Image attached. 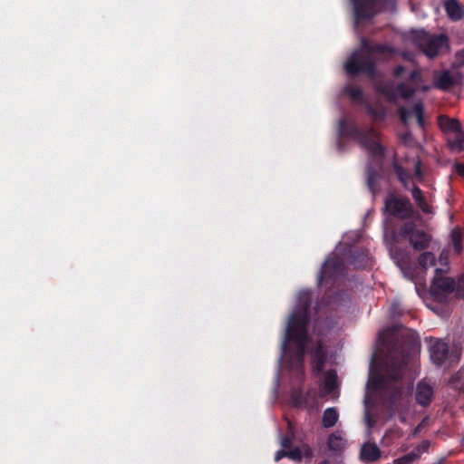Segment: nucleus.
<instances>
[{
  "label": "nucleus",
  "mask_w": 464,
  "mask_h": 464,
  "mask_svg": "<svg viewBox=\"0 0 464 464\" xmlns=\"http://www.w3.org/2000/svg\"><path fill=\"white\" fill-rule=\"evenodd\" d=\"M383 343L387 355L381 370L371 369L367 389L381 392L383 401L392 411H397L408 402L409 391L403 382L407 365L420 348L419 337L412 332L395 334L393 332Z\"/></svg>",
  "instance_id": "f257e3e1"
},
{
  "label": "nucleus",
  "mask_w": 464,
  "mask_h": 464,
  "mask_svg": "<svg viewBox=\"0 0 464 464\" xmlns=\"http://www.w3.org/2000/svg\"><path fill=\"white\" fill-rule=\"evenodd\" d=\"M311 304V292L307 290L301 291L298 295L296 307L289 317L285 337L282 343L284 352L286 349L287 342L291 341L295 344L294 358L300 364L304 362L308 351V343L311 341L308 334Z\"/></svg>",
  "instance_id": "f03ea898"
},
{
  "label": "nucleus",
  "mask_w": 464,
  "mask_h": 464,
  "mask_svg": "<svg viewBox=\"0 0 464 464\" xmlns=\"http://www.w3.org/2000/svg\"><path fill=\"white\" fill-rule=\"evenodd\" d=\"M362 48L366 51V54L355 51L347 59L344 63V69L347 74L357 76L359 74H366L370 79H375L376 63L372 58L373 53L393 54L396 53L394 47L384 44H369L366 40L362 43Z\"/></svg>",
  "instance_id": "7ed1b4c3"
},
{
  "label": "nucleus",
  "mask_w": 464,
  "mask_h": 464,
  "mask_svg": "<svg viewBox=\"0 0 464 464\" xmlns=\"http://www.w3.org/2000/svg\"><path fill=\"white\" fill-rule=\"evenodd\" d=\"M339 135L359 141L360 145L369 151L373 162L383 160L385 148L378 141V132L372 127L362 129L354 121L342 118L339 120Z\"/></svg>",
  "instance_id": "20e7f679"
},
{
  "label": "nucleus",
  "mask_w": 464,
  "mask_h": 464,
  "mask_svg": "<svg viewBox=\"0 0 464 464\" xmlns=\"http://www.w3.org/2000/svg\"><path fill=\"white\" fill-rule=\"evenodd\" d=\"M355 25L384 11H394L397 0H350Z\"/></svg>",
  "instance_id": "39448f33"
},
{
  "label": "nucleus",
  "mask_w": 464,
  "mask_h": 464,
  "mask_svg": "<svg viewBox=\"0 0 464 464\" xmlns=\"http://www.w3.org/2000/svg\"><path fill=\"white\" fill-rule=\"evenodd\" d=\"M373 87L377 93L384 96L390 102H395L399 97L409 100L418 92V88L409 81L401 82L397 86H394V82L392 80L378 82Z\"/></svg>",
  "instance_id": "423d86ee"
},
{
  "label": "nucleus",
  "mask_w": 464,
  "mask_h": 464,
  "mask_svg": "<svg viewBox=\"0 0 464 464\" xmlns=\"http://www.w3.org/2000/svg\"><path fill=\"white\" fill-rule=\"evenodd\" d=\"M398 237L407 239L414 250L422 251L430 246L431 236L413 221L404 222L398 229Z\"/></svg>",
  "instance_id": "0eeeda50"
},
{
  "label": "nucleus",
  "mask_w": 464,
  "mask_h": 464,
  "mask_svg": "<svg viewBox=\"0 0 464 464\" xmlns=\"http://www.w3.org/2000/svg\"><path fill=\"white\" fill-rule=\"evenodd\" d=\"M413 40L422 53L430 58L437 56L440 50L448 43L447 35L442 34L430 35L425 31L417 32Z\"/></svg>",
  "instance_id": "6e6552de"
},
{
  "label": "nucleus",
  "mask_w": 464,
  "mask_h": 464,
  "mask_svg": "<svg viewBox=\"0 0 464 464\" xmlns=\"http://www.w3.org/2000/svg\"><path fill=\"white\" fill-rule=\"evenodd\" d=\"M344 264L338 256L328 257L324 261L318 276V285H334L343 273Z\"/></svg>",
  "instance_id": "1a4fd4ad"
},
{
  "label": "nucleus",
  "mask_w": 464,
  "mask_h": 464,
  "mask_svg": "<svg viewBox=\"0 0 464 464\" xmlns=\"http://www.w3.org/2000/svg\"><path fill=\"white\" fill-rule=\"evenodd\" d=\"M385 211L392 217L407 218L412 215V205L409 198L390 194L384 200Z\"/></svg>",
  "instance_id": "9d476101"
},
{
  "label": "nucleus",
  "mask_w": 464,
  "mask_h": 464,
  "mask_svg": "<svg viewBox=\"0 0 464 464\" xmlns=\"http://www.w3.org/2000/svg\"><path fill=\"white\" fill-rule=\"evenodd\" d=\"M383 176L382 161L369 162L365 167L366 186L373 199L381 191V179Z\"/></svg>",
  "instance_id": "9b49d317"
},
{
  "label": "nucleus",
  "mask_w": 464,
  "mask_h": 464,
  "mask_svg": "<svg viewBox=\"0 0 464 464\" xmlns=\"http://www.w3.org/2000/svg\"><path fill=\"white\" fill-rule=\"evenodd\" d=\"M311 364L313 372L315 376H320L324 373V369L327 360L326 352L323 343L320 341L317 344L310 350Z\"/></svg>",
  "instance_id": "f8f14e48"
},
{
  "label": "nucleus",
  "mask_w": 464,
  "mask_h": 464,
  "mask_svg": "<svg viewBox=\"0 0 464 464\" xmlns=\"http://www.w3.org/2000/svg\"><path fill=\"white\" fill-rule=\"evenodd\" d=\"M462 79V73L457 72L452 75L450 71L444 70L440 72L434 80V88L447 92L458 84Z\"/></svg>",
  "instance_id": "ddd939ff"
},
{
  "label": "nucleus",
  "mask_w": 464,
  "mask_h": 464,
  "mask_svg": "<svg viewBox=\"0 0 464 464\" xmlns=\"http://www.w3.org/2000/svg\"><path fill=\"white\" fill-rule=\"evenodd\" d=\"M436 276L432 281V289L435 295H439V292L444 294H451L455 291V282L449 277H440L444 271L440 268L435 269Z\"/></svg>",
  "instance_id": "4468645a"
},
{
  "label": "nucleus",
  "mask_w": 464,
  "mask_h": 464,
  "mask_svg": "<svg viewBox=\"0 0 464 464\" xmlns=\"http://www.w3.org/2000/svg\"><path fill=\"white\" fill-rule=\"evenodd\" d=\"M430 356L433 363L442 365L449 356V346L446 343L436 339L430 346Z\"/></svg>",
  "instance_id": "2eb2a0df"
},
{
  "label": "nucleus",
  "mask_w": 464,
  "mask_h": 464,
  "mask_svg": "<svg viewBox=\"0 0 464 464\" xmlns=\"http://www.w3.org/2000/svg\"><path fill=\"white\" fill-rule=\"evenodd\" d=\"M382 457V450L374 442L367 441L362 444L360 450V459L362 462L370 463Z\"/></svg>",
  "instance_id": "dca6fc26"
},
{
  "label": "nucleus",
  "mask_w": 464,
  "mask_h": 464,
  "mask_svg": "<svg viewBox=\"0 0 464 464\" xmlns=\"http://www.w3.org/2000/svg\"><path fill=\"white\" fill-rule=\"evenodd\" d=\"M433 398V389L424 382H420L416 387L415 399L418 404L426 407Z\"/></svg>",
  "instance_id": "f3484780"
},
{
  "label": "nucleus",
  "mask_w": 464,
  "mask_h": 464,
  "mask_svg": "<svg viewBox=\"0 0 464 464\" xmlns=\"http://www.w3.org/2000/svg\"><path fill=\"white\" fill-rule=\"evenodd\" d=\"M438 125L445 134L457 133L462 129L461 122L458 119L450 118L445 115L439 116Z\"/></svg>",
  "instance_id": "a211bd4d"
},
{
  "label": "nucleus",
  "mask_w": 464,
  "mask_h": 464,
  "mask_svg": "<svg viewBox=\"0 0 464 464\" xmlns=\"http://www.w3.org/2000/svg\"><path fill=\"white\" fill-rule=\"evenodd\" d=\"M445 11L452 21H459L463 17V9L458 0H447L444 4Z\"/></svg>",
  "instance_id": "6ab92c4d"
},
{
  "label": "nucleus",
  "mask_w": 464,
  "mask_h": 464,
  "mask_svg": "<svg viewBox=\"0 0 464 464\" xmlns=\"http://www.w3.org/2000/svg\"><path fill=\"white\" fill-rule=\"evenodd\" d=\"M392 165L393 171L401 184L403 186L404 188L409 189V183L410 179H411V176L409 173V171L406 170L401 164H399L396 159L393 160Z\"/></svg>",
  "instance_id": "aec40b11"
},
{
  "label": "nucleus",
  "mask_w": 464,
  "mask_h": 464,
  "mask_svg": "<svg viewBox=\"0 0 464 464\" xmlns=\"http://www.w3.org/2000/svg\"><path fill=\"white\" fill-rule=\"evenodd\" d=\"M411 195L413 199L415 200L417 206L424 212V213H430L431 208L428 204L425 197L422 194L421 189L418 186H413L411 188Z\"/></svg>",
  "instance_id": "412c9836"
},
{
  "label": "nucleus",
  "mask_w": 464,
  "mask_h": 464,
  "mask_svg": "<svg viewBox=\"0 0 464 464\" xmlns=\"http://www.w3.org/2000/svg\"><path fill=\"white\" fill-rule=\"evenodd\" d=\"M337 386V372L331 369L324 372V390L326 394L333 392Z\"/></svg>",
  "instance_id": "4be33fe9"
},
{
  "label": "nucleus",
  "mask_w": 464,
  "mask_h": 464,
  "mask_svg": "<svg viewBox=\"0 0 464 464\" xmlns=\"http://www.w3.org/2000/svg\"><path fill=\"white\" fill-rule=\"evenodd\" d=\"M339 414L334 407H330L324 410L322 419V424L324 428H332L338 421Z\"/></svg>",
  "instance_id": "5701e85b"
},
{
  "label": "nucleus",
  "mask_w": 464,
  "mask_h": 464,
  "mask_svg": "<svg viewBox=\"0 0 464 464\" xmlns=\"http://www.w3.org/2000/svg\"><path fill=\"white\" fill-rule=\"evenodd\" d=\"M449 148L452 151L461 152L464 150V131L461 130L459 132L455 133L454 138H447Z\"/></svg>",
  "instance_id": "b1692460"
},
{
  "label": "nucleus",
  "mask_w": 464,
  "mask_h": 464,
  "mask_svg": "<svg viewBox=\"0 0 464 464\" xmlns=\"http://www.w3.org/2000/svg\"><path fill=\"white\" fill-rule=\"evenodd\" d=\"M328 448L333 451H342L345 447V441L341 434L334 432L328 438Z\"/></svg>",
  "instance_id": "393cba45"
},
{
  "label": "nucleus",
  "mask_w": 464,
  "mask_h": 464,
  "mask_svg": "<svg viewBox=\"0 0 464 464\" xmlns=\"http://www.w3.org/2000/svg\"><path fill=\"white\" fill-rule=\"evenodd\" d=\"M450 240L453 246L454 252L460 255L463 251L462 233L459 227H455L450 232Z\"/></svg>",
  "instance_id": "a878e982"
},
{
  "label": "nucleus",
  "mask_w": 464,
  "mask_h": 464,
  "mask_svg": "<svg viewBox=\"0 0 464 464\" xmlns=\"http://www.w3.org/2000/svg\"><path fill=\"white\" fill-rule=\"evenodd\" d=\"M418 264L423 270H427L436 265V256L431 252H423L418 258Z\"/></svg>",
  "instance_id": "bb28decb"
},
{
  "label": "nucleus",
  "mask_w": 464,
  "mask_h": 464,
  "mask_svg": "<svg viewBox=\"0 0 464 464\" xmlns=\"http://www.w3.org/2000/svg\"><path fill=\"white\" fill-rule=\"evenodd\" d=\"M409 82L414 84V87H417L418 91H421L422 92H427L430 90V86L428 85L420 86V83L422 82V75L420 71L418 69H415L410 72Z\"/></svg>",
  "instance_id": "cd10ccee"
},
{
  "label": "nucleus",
  "mask_w": 464,
  "mask_h": 464,
  "mask_svg": "<svg viewBox=\"0 0 464 464\" xmlns=\"http://www.w3.org/2000/svg\"><path fill=\"white\" fill-rule=\"evenodd\" d=\"M344 93L347 94L354 102H362L363 92L362 88L353 85H347L343 90Z\"/></svg>",
  "instance_id": "c85d7f7f"
},
{
  "label": "nucleus",
  "mask_w": 464,
  "mask_h": 464,
  "mask_svg": "<svg viewBox=\"0 0 464 464\" xmlns=\"http://www.w3.org/2000/svg\"><path fill=\"white\" fill-rule=\"evenodd\" d=\"M350 263L355 267H362L367 259V255L363 251L353 250L351 252Z\"/></svg>",
  "instance_id": "c756f323"
},
{
  "label": "nucleus",
  "mask_w": 464,
  "mask_h": 464,
  "mask_svg": "<svg viewBox=\"0 0 464 464\" xmlns=\"http://www.w3.org/2000/svg\"><path fill=\"white\" fill-rule=\"evenodd\" d=\"M412 112L414 113L417 123L420 128L424 127V117H423V105L421 102L414 104Z\"/></svg>",
  "instance_id": "7c9ffc66"
},
{
  "label": "nucleus",
  "mask_w": 464,
  "mask_h": 464,
  "mask_svg": "<svg viewBox=\"0 0 464 464\" xmlns=\"http://www.w3.org/2000/svg\"><path fill=\"white\" fill-rule=\"evenodd\" d=\"M430 446V442L429 440H422L419 445H417L414 448V450L411 452L416 453L418 455V459H420L421 454L429 450Z\"/></svg>",
  "instance_id": "2f4dec72"
},
{
  "label": "nucleus",
  "mask_w": 464,
  "mask_h": 464,
  "mask_svg": "<svg viewBox=\"0 0 464 464\" xmlns=\"http://www.w3.org/2000/svg\"><path fill=\"white\" fill-rule=\"evenodd\" d=\"M453 382L458 388L464 390V367L455 374L453 377Z\"/></svg>",
  "instance_id": "473e14b6"
},
{
  "label": "nucleus",
  "mask_w": 464,
  "mask_h": 464,
  "mask_svg": "<svg viewBox=\"0 0 464 464\" xmlns=\"http://www.w3.org/2000/svg\"><path fill=\"white\" fill-rule=\"evenodd\" d=\"M411 113V112L405 107H401L399 109L400 120L403 124H406L408 122Z\"/></svg>",
  "instance_id": "72a5a7b5"
},
{
  "label": "nucleus",
  "mask_w": 464,
  "mask_h": 464,
  "mask_svg": "<svg viewBox=\"0 0 464 464\" xmlns=\"http://www.w3.org/2000/svg\"><path fill=\"white\" fill-rule=\"evenodd\" d=\"M422 176L421 161L420 159H417L414 162V177L418 179H421Z\"/></svg>",
  "instance_id": "f704fd0d"
},
{
  "label": "nucleus",
  "mask_w": 464,
  "mask_h": 464,
  "mask_svg": "<svg viewBox=\"0 0 464 464\" xmlns=\"http://www.w3.org/2000/svg\"><path fill=\"white\" fill-rule=\"evenodd\" d=\"M287 457L292 459H295V460H301V459H302L301 450L298 448L291 450L287 451Z\"/></svg>",
  "instance_id": "c9c22d12"
},
{
  "label": "nucleus",
  "mask_w": 464,
  "mask_h": 464,
  "mask_svg": "<svg viewBox=\"0 0 464 464\" xmlns=\"http://www.w3.org/2000/svg\"><path fill=\"white\" fill-rule=\"evenodd\" d=\"M406 72V67L403 65H398L393 69L392 74L396 78H400Z\"/></svg>",
  "instance_id": "e433bc0d"
},
{
  "label": "nucleus",
  "mask_w": 464,
  "mask_h": 464,
  "mask_svg": "<svg viewBox=\"0 0 464 464\" xmlns=\"http://www.w3.org/2000/svg\"><path fill=\"white\" fill-rule=\"evenodd\" d=\"M456 63H457L458 67L464 66V50L459 51L456 53Z\"/></svg>",
  "instance_id": "4c0bfd02"
},
{
  "label": "nucleus",
  "mask_w": 464,
  "mask_h": 464,
  "mask_svg": "<svg viewBox=\"0 0 464 464\" xmlns=\"http://www.w3.org/2000/svg\"><path fill=\"white\" fill-rule=\"evenodd\" d=\"M364 420H365V423L367 425V428L369 430V431L371 430V429L373 427L374 425V420H372V418L371 417V414L368 411H365V416H364Z\"/></svg>",
  "instance_id": "58836bf2"
},
{
  "label": "nucleus",
  "mask_w": 464,
  "mask_h": 464,
  "mask_svg": "<svg viewBox=\"0 0 464 464\" xmlns=\"http://www.w3.org/2000/svg\"><path fill=\"white\" fill-rule=\"evenodd\" d=\"M281 445L285 449H288L292 445V438L289 436H285L281 440Z\"/></svg>",
  "instance_id": "ea45409f"
},
{
  "label": "nucleus",
  "mask_w": 464,
  "mask_h": 464,
  "mask_svg": "<svg viewBox=\"0 0 464 464\" xmlns=\"http://www.w3.org/2000/svg\"><path fill=\"white\" fill-rule=\"evenodd\" d=\"M285 457H287V451L285 450H279L276 452L275 461L278 462Z\"/></svg>",
  "instance_id": "a19ab883"
},
{
  "label": "nucleus",
  "mask_w": 464,
  "mask_h": 464,
  "mask_svg": "<svg viewBox=\"0 0 464 464\" xmlns=\"http://www.w3.org/2000/svg\"><path fill=\"white\" fill-rule=\"evenodd\" d=\"M455 170L459 176L464 178V164L457 163L455 165Z\"/></svg>",
  "instance_id": "79ce46f5"
},
{
  "label": "nucleus",
  "mask_w": 464,
  "mask_h": 464,
  "mask_svg": "<svg viewBox=\"0 0 464 464\" xmlns=\"http://www.w3.org/2000/svg\"><path fill=\"white\" fill-rule=\"evenodd\" d=\"M456 297L464 300V285H459L456 289Z\"/></svg>",
  "instance_id": "37998d69"
},
{
  "label": "nucleus",
  "mask_w": 464,
  "mask_h": 464,
  "mask_svg": "<svg viewBox=\"0 0 464 464\" xmlns=\"http://www.w3.org/2000/svg\"><path fill=\"white\" fill-rule=\"evenodd\" d=\"M367 111H368L369 114L374 116V117L381 118V116L379 115V112L374 108H372L370 105L367 107Z\"/></svg>",
  "instance_id": "c03bdc74"
},
{
  "label": "nucleus",
  "mask_w": 464,
  "mask_h": 464,
  "mask_svg": "<svg viewBox=\"0 0 464 464\" xmlns=\"http://www.w3.org/2000/svg\"><path fill=\"white\" fill-rule=\"evenodd\" d=\"M444 254H445V251H442V253L440 254V261L441 264L447 263L448 256H447V255H444Z\"/></svg>",
  "instance_id": "a18cd8bd"
},
{
  "label": "nucleus",
  "mask_w": 464,
  "mask_h": 464,
  "mask_svg": "<svg viewBox=\"0 0 464 464\" xmlns=\"http://www.w3.org/2000/svg\"><path fill=\"white\" fill-rule=\"evenodd\" d=\"M420 428V425H418V426L415 428V430H414V434H416V433L419 431Z\"/></svg>",
  "instance_id": "49530a36"
},
{
  "label": "nucleus",
  "mask_w": 464,
  "mask_h": 464,
  "mask_svg": "<svg viewBox=\"0 0 464 464\" xmlns=\"http://www.w3.org/2000/svg\"><path fill=\"white\" fill-rule=\"evenodd\" d=\"M402 254H403V253H402V251H401V250H398V251H396V256H401V255H402Z\"/></svg>",
  "instance_id": "de8ad7c7"
},
{
  "label": "nucleus",
  "mask_w": 464,
  "mask_h": 464,
  "mask_svg": "<svg viewBox=\"0 0 464 464\" xmlns=\"http://www.w3.org/2000/svg\"><path fill=\"white\" fill-rule=\"evenodd\" d=\"M341 145H342V141H341V140H339V142H338V146H339V148H341Z\"/></svg>",
  "instance_id": "09e8293b"
},
{
  "label": "nucleus",
  "mask_w": 464,
  "mask_h": 464,
  "mask_svg": "<svg viewBox=\"0 0 464 464\" xmlns=\"http://www.w3.org/2000/svg\"><path fill=\"white\" fill-rule=\"evenodd\" d=\"M320 464H328V462L327 461H323Z\"/></svg>",
  "instance_id": "8fccbe9b"
}]
</instances>
